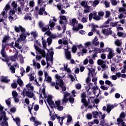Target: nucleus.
<instances>
[{"label":"nucleus","instance_id":"nucleus-1","mask_svg":"<svg viewBox=\"0 0 126 126\" xmlns=\"http://www.w3.org/2000/svg\"><path fill=\"white\" fill-rule=\"evenodd\" d=\"M15 31L17 32V33H19L20 31L22 32L21 34L20 35V38L18 39L17 41L14 42H12L10 43V46L15 49V48H17L19 50H21L22 49V46L19 45L20 42H22V41H25L26 39V37L30 35V33L26 32L25 33L26 30L25 28L22 26L19 25V27L15 26L14 27Z\"/></svg>","mask_w":126,"mask_h":126},{"label":"nucleus","instance_id":"nucleus-2","mask_svg":"<svg viewBox=\"0 0 126 126\" xmlns=\"http://www.w3.org/2000/svg\"><path fill=\"white\" fill-rule=\"evenodd\" d=\"M97 78H94L92 79V82H94V86H93V83H91V78L89 76L86 79V83L88 86L85 87V89L87 92H88L92 88L94 94L95 95L96 97H98L101 92V91H100L99 87L97 86Z\"/></svg>","mask_w":126,"mask_h":126},{"label":"nucleus","instance_id":"nucleus-3","mask_svg":"<svg viewBox=\"0 0 126 126\" xmlns=\"http://www.w3.org/2000/svg\"><path fill=\"white\" fill-rule=\"evenodd\" d=\"M55 78L57 79L56 85V83L51 82L49 83H51V86H55L56 89L57 90H59V89H60V87H61V88H62V91H65V90H66V88L65 87L64 82H63V77L60 76V75L57 74L55 75ZM59 85L60 87H59Z\"/></svg>","mask_w":126,"mask_h":126},{"label":"nucleus","instance_id":"nucleus-4","mask_svg":"<svg viewBox=\"0 0 126 126\" xmlns=\"http://www.w3.org/2000/svg\"><path fill=\"white\" fill-rule=\"evenodd\" d=\"M48 103L51 109H53L54 107L56 109H58L59 111H63V106L61 105V101L60 100L56 101L55 103H54L53 100H48Z\"/></svg>","mask_w":126,"mask_h":126},{"label":"nucleus","instance_id":"nucleus-5","mask_svg":"<svg viewBox=\"0 0 126 126\" xmlns=\"http://www.w3.org/2000/svg\"><path fill=\"white\" fill-rule=\"evenodd\" d=\"M28 76L29 77L30 81H34L33 84L36 85V86H41V85L39 84L37 79H35V77H34V72H31L30 73L28 74Z\"/></svg>","mask_w":126,"mask_h":126},{"label":"nucleus","instance_id":"nucleus-6","mask_svg":"<svg viewBox=\"0 0 126 126\" xmlns=\"http://www.w3.org/2000/svg\"><path fill=\"white\" fill-rule=\"evenodd\" d=\"M22 94L24 96V97H25V96H27L29 98H35L34 97V93L33 92V91H27L26 89H24L23 90Z\"/></svg>","mask_w":126,"mask_h":126},{"label":"nucleus","instance_id":"nucleus-7","mask_svg":"<svg viewBox=\"0 0 126 126\" xmlns=\"http://www.w3.org/2000/svg\"><path fill=\"white\" fill-rule=\"evenodd\" d=\"M55 22H52V20H50L49 21V24L46 25L45 27H43L41 29V31H42V32H46L50 29V27H51V28H53V27H55Z\"/></svg>","mask_w":126,"mask_h":126},{"label":"nucleus","instance_id":"nucleus-8","mask_svg":"<svg viewBox=\"0 0 126 126\" xmlns=\"http://www.w3.org/2000/svg\"><path fill=\"white\" fill-rule=\"evenodd\" d=\"M9 9H10V5L7 4L1 13V15L2 16V17L5 19L7 18V14L6 13H7V11L9 10Z\"/></svg>","mask_w":126,"mask_h":126},{"label":"nucleus","instance_id":"nucleus-9","mask_svg":"<svg viewBox=\"0 0 126 126\" xmlns=\"http://www.w3.org/2000/svg\"><path fill=\"white\" fill-rule=\"evenodd\" d=\"M2 119H3L4 122H2L0 126H8V123H7V121L8 119L6 118V113L5 111H2Z\"/></svg>","mask_w":126,"mask_h":126},{"label":"nucleus","instance_id":"nucleus-10","mask_svg":"<svg viewBox=\"0 0 126 126\" xmlns=\"http://www.w3.org/2000/svg\"><path fill=\"white\" fill-rule=\"evenodd\" d=\"M115 108V105L113 104H107L106 107L103 106L102 108L103 111H106L108 114H110L111 111Z\"/></svg>","mask_w":126,"mask_h":126},{"label":"nucleus","instance_id":"nucleus-11","mask_svg":"<svg viewBox=\"0 0 126 126\" xmlns=\"http://www.w3.org/2000/svg\"><path fill=\"white\" fill-rule=\"evenodd\" d=\"M97 64L98 65H101L102 68H103L102 71H104L106 69H107L108 66L106 65V62L101 59H98L97 60Z\"/></svg>","mask_w":126,"mask_h":126},{"label":"nucleus","instance_id":"nucleus-12","mask_svg":"<svg viewBox=\"0 0 126 126\" xmlns=\"http://www.w3.org/2000/svg\"><path fill=\"white\" fill-rule=\"evenodd\" d=\"M64 50L65 51V57L66 60H71V53L70 51H68L69 50V47L67 46V48L64 47Z\"/></svg>","mask_w":126,"mask_h":126},{"label":"nucleus","instance_id":"nucleus-13","mask_svg":"<svg viewBox=\"0 0 126 126\" xmlns=\"http://www.w3.org/2000/svg\"><path fill=\"white\" fill-rule=\"evenodd\" d=\"M6 47V44H2L1 46V50L0 51V55L2 56V58L6 59L7 58V55H6V52H5V48Z\"/></svg>","mask_w":126,"mask_h":126},{"label":"nucleus","instance_id":"nucleus-14","mask_svg":"<svg viewBox=\"0 0 126 126\" xmlns=\"http://www.w3.org/2000/svg\"><path fill=\"white\" fill-rule=\"evenodd\" d=\"M60 24L62 25V26L65 27V24L66 23V21H67V19H66V17L65 16H60Z\"/></svg>","mask_w":126,"mask_h":126},{"label":"nucleus","instance_id":"nucleus-15","mask_svg":"<svg viewBox=\"0 0 126 126\" xmlns=\"http://www.w3.org/2000/svg\"><path fill=\"white\" fill-rule=\"evenodd\" d=\"M81 98L82 103L84 104L85 108H87L88 107V102H87V101H86V99H85V98H86V94L85 93H83L81 94Z\"/></svg>","mask_w":126,"mask_h":126},{"label":"nucleus","instance_id":"nucleus-16","mask_svg":"<svg viewBox=\"0 0 126 126\" xmlns=\"http://www.w3.org/2000/svg\"><path fill=\"white\" fill-rule=\"evenodd\" d=\"M34 48L37 52H38L40 55H42V57H45L46 55V52L43 49L39 48L36 44H34Z\"/></svg>","mask_w":126,"mask_h":126},{"label":"nucleus","instance_id":"nucleus-17","mask_svg":"<svg viewBox=\"0 0 126 126\" xmlns=\"http://www.w3.org/2000/svg\"><path fill=\"white\" fill-rule=\"evenodd\" d=\"M112 28H109L108 29H103L102 30V33L105 35V36H109V35L112 34Z\"/></svg>","mask_w":126,"mask_h":126},{"label":"nucleus","instance_id":"nucleus-18","mask_svg":"<svg viewBox=\"0 0 126 126\" xmlns=\"http://www.w3.org/2000/svg\"><path fill=\"white\" fill-rule=\"evenodd\" d=\"M92 31L94 33H96L97 35L100 34V31H99V27L97 25H92Z\"/></svg>","mask_w":126,"mask_h":126},{"label":"nucleus","instance_id":"nucleus-19","mask_svg":"<svg viewBox=\"0 0 126 126\" xmlns=\"http://www.w3.org/2000/svg\"><path fill=\"white\" fill-rule=\"evenodd\" d=\"M105 15V12L103 11H100L98 12V16L97 17H94L95 20L99 21L100 20L101 17H103Z\"/></svg>","mask_w":126,"mask_h":126},{"label":"nucleus","instance_id":"nucleus-20","mask_svg":"<svg viewBox=\"0 0 126 126\" xmlns=\"http://www.w3.org/2000/svg\"><path fill=\"white\" fill-rule=\"evenodd\" d=\"M108 55L107 56V58L108 60H112L113 57H115V53H114V50L111 48L109 51H108Z\"/></svg>","mask_w":126,"mask_h":126},{"label":"nucleus","instance_id":"nucleus-21","mask_svg":"<svg viewBox=\"0 0 126 126\" xmlns=\"http://www.w3.org/2000/svg\"><path fill=\"white\" fill-rule=\"evenodd\" d=\"M78 24V21L76 20V18H73L71 20H70V25L73 27V28H74V27H76L75 25L76 24Z\"/></svg>","mask_w":126,"mask_h":126},{"label":"nucleus","instance_id":"nucleus-22","mask_svg":"<svg viewBox=\"0 0 126 126\" xmlns=\"http://www.w3.org/2000/svg\"><path fill=\"white\" fill-rule=\"evenodd\" d=\"M12 96L15 100V102L16 103H18L19 102V99H18V97H17V96H18V94L16 91H13L12 92Z\"/></svg>","mask_w":126,"mask_h":126},{"label":"nucleus","instance_id":"nucleus-23","mask_svg":"<svg viewBox=\"0 0 126 126\" xmlns=\"http://www.w3.org/2000/svg\"><path fill=\"white\" fill-rule=\"evenodd\" d=\"M93 45L94 47H99V45H100V42L98 41V37L95 36L93 40Z\"/></svg>","mask_w":126,"mask_h":126},{"label":"nucleus","instance_id":"nucleus-24","mask_svg":"<svg viewBox=\"0 0 126 126\" xmlns=\"http://www.w3.org/2000/svg\"><path fill=\"white\" fill-rule=\"evenodd\" d=\"M44 76L45 77V80H46L47 82H52V77L49 76L48 72L45 71L44 72Z\"/></svg>","mask_w":126,"mask_h":126},{"label":"nucleus","instance_id":"nucleus-25","mask_svg":"<svg viewBox=\"0 0 126 126\" xmlns=\"http://www.w3.org/2000/svg\"><path fill=\"white\" fill-rule=\"evenodd\" d=\"M18 56V51H17V50L16 49V53L15 55L10 57L11 61H12V62H15V61L17 60Z\"/></svg>","mask_w":126,"mask_h":126},{"label":"nucleus","instance_id":"nucleus-26","mask_svg":"<svg viewBox=\"0 0 126 126\" xmlns=\"http://www.w3.org/2000/svg\"><path fill=\"white\" fill-rule=\"evenodd\" d=\"M79 29H83V25L78 24V26H76V27L72 28V30H73V31H78Z\"/></svg>","mask_w":126,"mask_h":126},{"label":"nucleus","instance_id":"nucleus-27","mask_svg":"<svg viewBox=\"0 0 126 126\" xmlns=\"http://www.w3.org/2000/svg\"><path fill=\"white\" fill-rule=\"evenodd\" d=\"M46 4H44L43 6V7H41L40 8L38 12V15H43V12H44L46 10V9L45 8V7H46Z\"/></svg>","mask_w":126,"mask_h":126},{"label":"nucleus","instance_id":"nucleus-28","mask_svg":"<svg viewBox=\"0 0 126 126\" xmlns=\"http://www.w3.org/2000/svg\"><path fill=\"white\" fill-rule=\"evenodd\" d=\"M111 21H113V19H108L103 24V27H105V28L109 27L110 26L108 24H109L110 23V22H111Z\"/></svg>","mask_w":126,"mask_h":126},{"label":"nucleus","instance_id":"nucleus-29","mask_svg":"<svg viewBox=\"0 0 126 126\" xmlns=\"http://www.w3.org/2000/svg\"><path fill=\"white\" fill-rule=\"evenodd\" d=\"M0 78H1L0 81L2 82H4L5 83H7L9 82V81H10V80L7 79V77L2 76L0 77Z\"/></svg>","mask_w":126,"mask_h":126},{"label":"nucleus","instance_id":"nucleus-30","mask_svg":"<svg viewBox=\"0 0 126 126\" xmlns=\"http://www.w3.org/2000/svg\"><path fill=\"white\" fill-rule=\"evenodd\" d=\"M33 66L34 67L37 68V69H40L41 68V64L39 63H37L34 61H33Z\"/></svg>","mask_w":126,"mask_h":126},{"label":"nucleus","instance_id":"nucleus-31","mask_svg":"<svg viewBox=\"0 0 126 126\" xmlns=\"http://www.w3.org/2000/svg\"><path fill=\"white\" fill-rule=\"evenodd\" d=\"M26 87L28 91H34V87L31 83L26 85Z\"/></svg>","mask_w":126,"mask_h":126},{"label":"nucleus","instance_id":"nucleus-32","mask_svg":"<svg viewBox=\"0 0 126 126\" xmlns=\"http://www.w3.org/2000/svg\"><path fill=\"white\" fill-rule=\"evenodd\" d=\"M56 117L57 120H58L60 124L61 125H63V119H65L64 117H61L60 116H58V114H56Z\"/></svg>","mask_w":126,"mask_h":126},{"label":"nucleus","instance_id":"nucleus-33","mask_svg":"<svg viewBox=\"0 0 126 126\" xmlns=\"http://www.w3.org/2000/svg\"><path fill=\"white\" fill-rule=\"evenodd\" d=\"M42 44L44 49H45L49 52V49H47V42H46V40L44 39L43 37L42 38Z\"/></svg>","mask_w":126,"mask_h":126},{"label":"nucleus","instance_id":"nucleus-34","mask_svg":"<svg viewBox=\"0 0 126 126\" xmlns=\"http://www.w3.org/2000/svg\"><path fill=\"white\" fill-rule=\"evenodd\" d=\"M119 12H120V13H124V14H125V15H126V7H120L119 8Z\"/></svg>","mask_w":126,"mask_h":126},{"label":"nucleus","instance_id":"nucleus-35","mask_svg":"<svg viewBox=\"0 0 126 126\" xmlns=\"http://www.w3.org/2000/svg\"><path fill=\"white\" fill-rule=\"evenodd\" d=\"M45 2L46 1H44V0H37V3L39 6H44Z\"/></svg>","mask_w":126,"mask_h":126},{"label":"nucleus","instance_id":"nucleus-36","mask_svg":"<svg viewBox=\"0 0 126 126\" xmlns=\"http://www.w3.org/2000/svg\"><path fill=\"white\" fill-rule=\"evenodd\" d=\"M122 43V40L117 39L115 41V45H116V46H118V47H121Z\"/></svg>","mask_w":126,"mask_h":126},{"label":"nucleus","instance_id":"nucleus-37","mask_svg":"<svg viewBox=\"0 0 126 126\" xmlns=\"http://www.w3.org/2000/svg\"><path fill=\"white\" fill-rule=\"evenodd\" d=\"M88 2L87 1L83 0L81 2L80 5L83 6V7H87V6H88Z\"/></svg>","mask_w":126,"mask_h":126},{"label":"nucleus","instance_id":"nucleus-38","mask_svg":"<svg viewBox=\"0 0 126 126\" xmlns=\"http://www.w3.org/2000/svg\"><path fill=\"white\" fill-rule=\"evenodd\" d=\"M49 109V112H50V120H51V121H55V120H56V117H57V116H56V114H55V115H52V111H51L50 110V108H48Z\"/></svg>","mask_w":126,"mask_h":126},{"label":"nucleus","instance_id":"nucleus-39","mask_svg":"<svg viewBox=\"0 0 126 126\" xmlns=\"http://www.w3.org/2000/svg\"><path fill=\"white\" fill-rule=\"evenodd\" d=\"M10 39V36H9V35H5L2 42V43H6V42L7 41H8V40H9Z\"/></svg>","mask_w":126,"mask_h":126},{"label":"nucleus","instance_id":"nucleus-40","mask_svg":"<svg viewBox=\"0 0 126 126\" xmlns=\"http://www.w3.org/2000/svg\"><path fill=\"white\" fill-rule=\"evenodd\" d=\"M90 6H87L86 7H84V13H89L90 12Z\"/></svg>","mask_w":126,"mask_h":126},{"label":"nucleus","instance_id":"nucleus-41","mask_svg":"<svg viewBox=\"0 0 126 126\" xmlns=\"http://www.w3.org/2000/svg\"><path fill=\"white\" fill-rule=\"evenodd\" d=\"M103 3L105 6V7H106V8H108L109 7H110V1L107 0H105L103 1Z\"/></svg>","mask_w":126,"mask_h":126},{"label":"nucleus","instance_id":"nucleus-42","mask_svg":"<svg viewBox=\"0 0 126 126\" xmlns=\"http://www.w3.org/2000/svg\"><path fill=\"white\" fill-rule=\"evenodd\" d=\"M17 82L21 87H22V86H23V81L21 80V78H19L17 80Z\"/></svg>","mask_w":126,"mask_h":126},{"label":"nucleus","instance_id":"nucleus-43","mask_svg":"<svg viewBox=\"0 0 126 126\" xmlns=\"http://www.w3.org/2000/svg\"><path fill=\"white\" fill-rule=\"evenodd\" d=\"M68 65H64V70L65 71H66L68 73H71V70H70V68H67Z\"/></svg>","mask_w":126,"mask_h":126},{"label":"nucleus","instance_id":"nucleus-44","mask_svg":"<svg viewBox=\"0 0 126 126\" xmlns=\"http://www.w3.org/2000/svg\"><path fill=\"white\" fill-rule=\"evenodd\" d=\"M112 48L106 47L105 48L101 49V53H107L109 52Z\"/></svg>","mask_w":126,"mask_h":126},{"label":"nucleus","instance_id":"nucleus-45","mask_svg":"<svg viewBox=\"0 0 126 126\" xmlns=\"http://www.w3.org/2000/svg\"><path fill=\"white\" fill-rule=\"evenodd\" d=\"M46 42L48 44V46H50L52 44V43H53V40L52 39V38L48 37L47 39Z\"/></svg>","mask_w":126,"mask_h":126},{"label":"nucleus","instance_id":"nucleus-46","mask_svg":"<svg viewBox=\"0 0 126 126\" xmlns=\"http://www.w3.org/2000/svg\"><path fill=\"white\" fill-rule=\"evenodd\" d=\"M9 69H10L11 73H15L16 68L14 67V65H11V66L9 68Z\"/></svg>","mask_w":126,"mask_h":126},{"label":"nucleus","instance_id":"nucleus-47","mask_svg":"<svg viewBox=\"0 0 126 126\" xmlns=\"http://www.w3.org/2000/svg\"><path fill=\"white\" fill-rule=\"evenodd\" d=\"M117 35L119 37H123V38H125V37H126V34L121 32H119L117 33Z\"/></svg>","mask_w":126,"mask_h":126},{"label":"nucleus","instance_id":"nucleus-48","mask_svg":"<svg viewBox=\"0 0 126 126\" xmlns=\"http://www.w3.org/2000/svg\"><path fill=\"white\" fill-rule=\"evenodd\" d=\"M26 72L27 73H28L29 72H33V71H32V69H31V67H30V66H27L26 68Z\"/></svg>","mask_w":126,"mask_h":126},{"label":"nucleus","instance_id":"nucleus-49","mask_svg":"<svg viewBox=\"0 0 126 126\" xmlns=\"http://www.w3.org/2000/svg\"><path fill=\"white\" fill-rule=\"evenodd\" d=\"M99 3H100V0H95L93 2V6L95 7V6L98 5V4H99Z\"/></svg>","mask_w":126,"mask_h":126},{"label":"nucleus","instance_id":"nucleus-50","mask_svg":"<svg viewBox=\"0 0 126 126\" xmlns=\"http://www.w3.org/2000/svg\"><path fill=\"white\" fill-rule=\"evenodd\" d=\"M29 5L31 7H34V6H35V2L34 1V0L30 1Z\"/></svg>","mask_w":126,"mask_h":126},{"label":"nucleus","instance_id":"nucleus-51","mask_svg":"<svg viewBox=\"0 0 126 126\" xmlns=\"http://www.w3.org/2000/svg\"><path fill=\"white\" fill-rule=\"evenodd\" d=\"M126 16H125V14L124 13H121L120 14L118 15V18L119 19H123V18H126Z\"/></svg>","mask_w":126,"mask_h":126},{"label":"nucleus","instance_id":"nucleus-52","mask_svg":"<svg viewBox=\"0 0 126 126\" xmlns=\"http://www.w3.org/2000/svg\"><path fill=\"white\" fill-rule=\"evenodd\" d=\"M16 11V9H11L10 10V11H9V15H13L14 16V15L15 14V12Z\"/></svg>","mask_w":126,"mask_h":126},{"label":"nucleus","instance_id":"nucleus-53","mask_svg":"<svg viewBox=\"0 0 126 126\" xmlns=\"http://www.w3.org/2000/svg\"><path fill=\"white\" fill-rule=\"evenodd\" d=\"M14 9H16V8H17V3H16V2L15 1H13L12 2V3H11Z\"/></svg>","mask_w":126,"mask_h":126},{"label":"nucleus","instance_id":"nucleus-54","mask_svg":"<svg viewBox=\"0 0 126 126\" xmlns=\"http://www.w3.org/2000/svg\"><path fill=\"white\" fill-rule=\"evenodd\" d=\"M110 15H111V11H105V18H108L110 17Z\"/></svg>","mask_w":126,"mask_h":126},{"label":"nucleus","instance_id":"nucleus-55","mask_svg":"<svg viewBox=\"0 0 126 126\" xmlns=\"http://www.w3.org/2000/svg\"><path fill=\"white\" fill-rule=\"evenodd\" d=\"M120 22H112L110 24V26L112 27H116L118 25V23H119Z\"/></svg>","mask_w":126,"mask_h":126},{"label":"nucleus","instance_id":"nucleus-56","mask_svg":"<svg viewBox=\"0 0 126 126\" xmlns=\"http://www.w3.org/2000/svg\"><path fill=\"white\" fill-rule=\"evenodd\" d=\"M15 122L18 126H20V119L19 118H16L15 119Z\"/></svg>","mask_w":126,"mask_h":126},{"label":"nucleus","instance_id":"nucleus-57","mask_svg":"<svg viewBox=\"0 0 126 126\" xmlns=\"http://www.w3.org/2000/svg\"><path fill=\"white\" fill-rule=\"evenodd\" d=\"M19 60L21 63H24V58L22 55H19Z\"/></svg>","mask_w":126,"mask_h":126},{"label":"nucleus","instance_id":"nucleus-58","mask_svg":"<svg viewBox=\"0 0 126 126\" xmlns=\"http://www.w3.org/2000/svg\"><path fill=\"white\" fill-rule=\"evenodd\" d=\"M38 25H39L40 28H41L42 29L44 27L45 25L44 24V23L43 22H42V21H40L38 23Z\"/></svg>","mask_w":126,"mask_h":126},{"label":"nucleus","instance_id":"nucleus-59","mask_svg":"<svg viewBox=\"0 0 126 126\" xmlns=\"http://www.w3.org/2000/svg\"><path fill=\"white\" fill-rule=\"evenodd\" d=\"M116 51L118 54H121V53H122V47L120 46L116 48Z\"/></svg>","mask_w":126,"mask_h":126},{"label":"nucleus","instance_id":"nucleus-60","mask_svg":"<svg viewBox=\"0 0 126 126\" xmlns=\"http://www.w3.org/2000/svg\"><path fill=\"white\" fill-rule=\"evenodd\" d=\"M72 121V117L70 115H67V123H70Z\"/></svg>","mask_w":126,"mask_h":126},{"label":"nucleus","instance_id":"nucleus-61","mask_svg":"<svg viewBox=\"0 0 126 126\" xmlns=\"http://www.w3.org/2000/svg\"><path fill=\"white\" fill-rule=\"evenodd\" d=\"M86 118L88 120H91L92 119V114L88 113L87 114Z\"/></svg>","mask_w":126,"mask_h":126},{"label":"nucleus","instance_id":"nucleus-62","mask_svg":"<svg viewBox=\"0 0 126 126\" xmlns=\"http://www.w3.org/2000/svg\"><path fill=\"white\" fill-rule=\"evenodd\" d=\"M93 117L94 118V119H96L98 117V112L97 111L93 112Z\"/></svg>","mask_w":126,"mask_h":126},{"label":"nucleus","instance_id":"nucleus-63","mask_svg":"<svg viewBox=\"0 0 126 126\" xmlns=\"http://www.w3.org/2000/svg\"><path fill=\"white\" fill-rule=\"evenodd\" d=\"M81 22H82V23H86L87 22V18L86 17H83L81 19Z\"/></svg>","mask_w":126,"mask_h":126},{"label":"nucleus","instance_id":"nucleus-64","mask_svg":"<svg viewBox=\"0 0 126 126\" xmlns=\"http://www.w3.org/2000/svg\"><path fill=\"white\" fill-rule=\"evenodd\" d=\"M75 87H76V89L80 90V89H81V87H82L81 84L78 83V84H76Z\"/></svg>","mask_w":126,"mask_h":126}]
</instances>
